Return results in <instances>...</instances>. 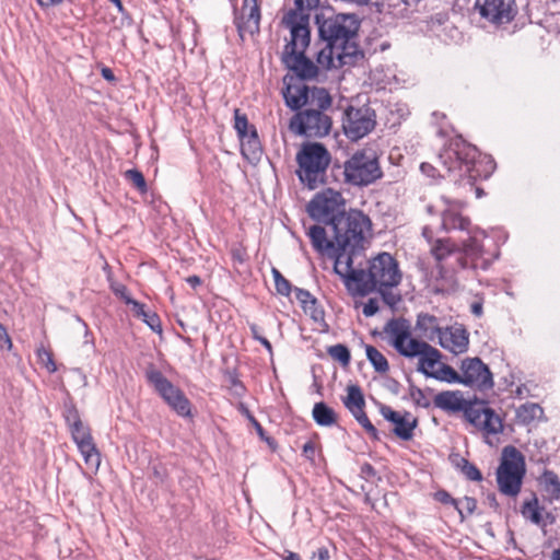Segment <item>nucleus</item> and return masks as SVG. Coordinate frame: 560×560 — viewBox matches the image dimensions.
Listing matches in <instances>:
<instances>
[{
	"label": "nucleus",
	"instance_id": "f257e3e1",
	"mask_svg": "<svg viewBox=\"0 0 560 560\" xmlns=\"http://www.w3.org/2000/svg\"><path fill=\"white\" fill-rule=\"evenodd\" d=\"M318 22L319 43L315 52L317 65L324 69L354 62L359 54L357 35L360 22L354 14H337Z\"/></svg>",
	"mask_w": 560,
	"mask_h": 560
},
{
	"label": "nucleus",
	"instance_id": "f03ea898",
	"mask_svg": "<svg viewBox=\"0 0 560 560\" xmlns=\"http://www.w3.org/2000/svg\"><path fill=\"white\" fill-rule=\"evenodd\" d=\"M343 256L334 262V271L338 275L352 295L365 296L380 288H394L400 283L401 273L397 261L388 253H382L370 261L368 270L354 268L353 260Z\"/></svg>",
	"mask_w": 560,
	"mask_h": 560
},
{
	"label": "nucleus",
	"instance_id": "7ed1b4c3",
	"mask_svg": "<svg viewBox=\"0 0 560 560\" xmlns=\"http://www.w3.org/2000/svg\"><path fill=\"white\" fill-rule=\"evenodd\" d=\"M438 161L448 176H453L456 182L467 179L470 185L478 179H487L495 168L491 158L481 156L477 148L462 137H456L444 145Z\"/></svg>",
	"mask_w": 560,
	"mask_h": 560
},
{
	"label": "nucleus",
	"instance_id": "20e7f679",
	"mask_svg": "<svg viewBox=\"0 0 560 560\" xmlns=\"http://www.w3.org/2000/svg\"><path fill=\"white\" fill-rule=\"evenodd\" d=\"M384 332L390 338L392 346L406 358H418L417 371L428 377L435 374V366L442 358L441 352L425 341L411 337L410 324L405 318H393L387 322Z\"/></svg>",
	"mask_w": 560,
	"mask_h": 560
},
{
	"label": "nucleus",
	"instance_id": "39448f33",
	"mask_svg": "<svg viewBox=\"0 0 560 560\" xmlns=\"http://www.w3.org/2000/svg\"><path fill=\"white\" fill-rule=\"evenodd\" d=\"M329 228L338 252L335 255V261L345 255V262L347 258L353 260L357 254L363 249L364 242L371 234L372 222L362 211L351 209L332 220Z\"/></svg>",
	"mask_w": 560,
	"mask_h": 560
},
{
	"label": "nucleus",
	"instance_id": "423d86ee",
	"mask_svg": "<svg viewBox=\"0 0 560 560\" xmlns=\"http://www.w3.org/2000/svg\"><path fill=\"white\" fill-rule=\"evenodd\" d=\"M434 406L446 412L463 411L469 423L479 429L485 435L498 434L503 430L501 417L482 404H470L459 390H445L436 394Z\"/></svg>",
	"mask_w": 560,
	"mask_h": 560
},
{
	"label": "nucleus",
	"instance_id": "0eeeda50",
	"mask_svg": "<svg viewBox=\"0 0 560 560\" xmlns=\"http://www.w3.org/2000/svg\"><path fill=\"white\" fill-rule=\"evenodd\" d=\"M296 175L308 189H316L326 182V172L331 162L327 148L319 142L303 143L295 156Z\"/></svg>",
	"mask_w": 560,
	"mask_h": 560
},
{
	"label": "nucleus",
	"instance_id": "6e6552de",
	"mask_svg": "<svg viewBox=\"0 0 560 560\" xmlns=\"http://www.w3.org/2000/svg\"><path fill=\"white\" fill-rule=\"evenodd\" d=\"M310 42V28L300 24H292L290 40L285 44L282 52V61L288 69L302 80H312L318 74V66L305 56Z\"/></svg>",
	"mask_w": 560,
	"mask_h": 560
},
{
	"label": "nucleus",
	"instance_id": "1a4fd4ad",
	"mask_svg": "<svg viewBox=\"0 0 560 560\" xmlns=\"http://www.w3.org/2000/svg\"><path fill=\"white\" fill-rule=\"evenodd\" d=\"M343 182L350 186L366 187L383 177L378 155L372 149L354 152L342 166Z\"/></svg>",
	"mask_w": 560,
	"mask_h": 560
},
{
	"label": "nucleus",
	"instance_id": "9d476101",
	"mask_svg": "<svg viewBox=\"0 0 560 560\" xmlns=\"http://www.w3.org/2000/svg\"><path fill=\"white\" fill-rule=\"evenodd\" d=\"M525 459L522 453L514 446L503 448V460L497 469V482L499 490L510 497H516L525 476Z\"/></svg>",
	"mask_w": 560,
	"mask_h": 560
},
{
	"label": "nucleus",
	"instance_id": "9b49d317",
	"mask_svg": "<svg viewBox=\"0 0 560 560\" xmlns=\"http://www.w3.org/2000/svg\"><path fill=\"white\" fill-rule=\"evenodd\" d=\"M148 383L179 417H191V404L184 392L168 381L161 371L150 365L145 371Z\"/></svg>",
	"mask_w": 560,
	"mask_h": 560
},
{
	"label": "nucleus",
	"instance_id": "f8f14e48",
	"mask_svg": "<svg viewBox=\"0 0 560 560\" xmlns=\"http://www.w3.org/2000/svg\"><path fill=\"white\" fill-rule=\"evenodd\" d=\"M328 108L307 106L290 120V128L308 138H322L331 129V118L325 113Z\"/></svg>",
	"mask_w": 560,
	"mask_h": 560
},
{
	"label": "nucleus",
	"instance_id": "ddd939ff",
	"mask_svg": "<svg viewBox=\"0 0 560 560\" xmlns=\"http://www.w3.org/2000/svg\"><path fill=\"white\" fill-rule=\"evenodd\" d=\"M346 201L341 192L327 188L317 192L307 205V212L311 218L328 226L341 213H346Z\"/></svg>",
	"mask_w": 560,
	"mask_h": 560
},
{
	"label": "nucleus",
	"instance_id": "4468645a",
	"mask_svg": "<svg viewBox=\"0 0 560 560\" xmlns=\"http://www.w3.org/2000/svg\"><path fill=\"white\" fill-rule=\"evenodd\" d=\"M285 105L292 110H299L303 106H317L329 108L332 100L324 88H310L305 84H288L283 91Z\"/></svg>",
	"mask_w": 560,
	"mask_h": 560
},
{
	"label": "nucleus",
	"instance_id": "2eb2a0df",
	"mask_svg": "<svg viewBox=\"0 0 560 560\" xmlns=\"http://www.w3.org/2000/svg\"><path fill=\"white\" fill-rule=\"evenodd\" d=\"M376 126L375 110L370 106H349L345 112L342 129L351 141H358L368 136Z\"/></svg>",
	"mask_w": 560,
	"mask_h": 560
},
{
	"label": "nucleus",
	"instance_id": "dca6fc26",
	"mask_svg": "<svg viewBox=\"0 0 560 560\" xmlns=\"http://www.w3.org/2000/svg\"><path fill=\"white\" fill-rule=\"evenodd\" d=\"M479 235L485 237V232L467 235L462 248H458L456 261L460 269L487 270L490 267L492 258L487 255Z\"/></svg>",
	"mask_w": 560,
	"mask_h": 560
},
{
	"label": "nucleus",
	"instance_id": "f3484780",
	"mask_svg": "<svg viewBox=\"0 0 560 560\" xmlns=\"http://www.w3.org/2000/svg\"><path fill=\"white\" fill-rule=\"evenodd\" d=\"M446 208L442 212V229L445 232L459 231L467 235L481 233V230L474 226L470 219L462 214L460 209L464 203L459 200H450L443 197Z\"/></svg>",
	"mask_w": 560,
	"mask_h": 560
},
{
	"label": "nucleus",
	"instance_id": "a211bd4d",
	"mask_svg": "<svg viewBox=\"0 0 560 560\" xmlns=\"http://www.w3.org/2000/svg\"><path fill=\"white\" fill-rule=\"evenodd\" d=\"M460 384L489 389L493 386L492 374L489 368L479 358H467L462 362Z\"/></svg>",
	"mask_w": 560,
	"mask_h": 560
},
{
	"label": "nucleus",
	"instance_id": "6ab92c4d",
	"mask_svg": "<svg viewBox=\"0 0 560 560\" xmlns=\"http://www.w3.org/2000/svg\"><path fill=\"white\" fill-rule=\"evenodd\" d=\"M476 7L482 18L497 25L510 23L516 14L515 0H477Z\"/></svg>",
	"mask_w": 560,
	"mask_h": 560
},
{
	"label": "nucleus",
	"instance_id": "aec40b11",
	"mask_svg": "<svg viewBox=\"0 0 560 560\" xmlns=\"http://www.w3.org/2000/svg\"><path fill=\"white\" fill-rule=\"evenodd\" d=\"M71 438L79 452L83 456L84 463L92 469L97 470L101 464V454L93 441L90 428L82 423L70 429Z\"/></svg>",
	"mask_w": 560,
	"mask_h": 560
},
{
	"label": "nucleus",
	"instance_id": "412c9836",
	"mask_svg": "<svg viewBox=\"0 0 560 560\" xmlns=\"http://www.w3.org/2000/svg\"><path fill=\"white\" fill-rule=\"evenodd\" d=\"M380 413L383 418L394 424L393 433L402 441H410L413 438V431L418 425V420L410 412L400 413L393 410L389 406L381 405Z\"/></svg>",
	"mask_w": 560,
	"mask_h": 560
},
{
	"label": "nucleus",
	"instance_id": "4be33fe9",
	"mask_svg": "<svg viewBox=\"0 0 560 560\" xmlns=\"http://www.w3.org/2000/svg\"><path fill=\"white\" fill-rule=\"evenodd\" d=\"M438 339L443 349L454 354L466 352L469 345L468 332L463 327H446Z\"/></svg>",
	"mask_w": 560,
	"mask_h": 560
},
{
	"label": "nucleus",
	"instance_id": "5701e85b",
	"mask_svg": "<svg viewBox=\"0 0 560 560\" xmlns=\"http://www.w3.org/2000/svg\"><path fill=\"white\" fill-rule=\"evenodd\" d=\"M319 0H294V8L282 18V25L292 32V24H300L310 28V12L317 8Z\"/></svg>",
	"mask_w": 560,
	"mask_h": 560
},
{
	"label": "nucleus",
	"instance_id": "b1692460",
	"mask_svg": "<svg viewBox=\"0 0 560 560\" xmlns=\"http://www.w3.org/2000/svg\"><path fill=\"white\" fill-rule=\"evenodd\" d=\"M311 243L316 252L319 254H326L335 259V255L338 254L335 240H328L325 228L320 225H313L307 232Z\"/></svg>",
	"mask_w": 560,
	"mask_h": 560
},
{
	"label": "nucleus",
	"instance_id": "393cba45",
	"mask_svg": "<svg viewBox=\"0 0 560 560\" xmlns=\"http://www.w3.org/2000/svg\"><path fill=\"white\" fill-rule=\"evenodd\" d=\"M416 329L420 332V336L431 341L439 338L440 332L443 328L439 326V319L434 315L427 313H420L417 317Z\"/></svg>",
	"mask_w": 560,
	"mask_h": 560
},
{
	"label": "nucleus",
	"instance_id": "a878e982",
	"mask_svg": "<svg viewBox=\"0 0 560 560\" xmlns=\"http://www.w3.org/2000/svg\"><path fill=\"white\" fill-rule=\"evenodd\" d=\"M242 19L244 20V25L247 30L253 32L254 30H258L259 21H260V10L257 4V0H244V4L242 8Z\"/></svg>",
	"mask_w": 560,
	"mask_h": 560
},
{
	"label": "nucleus",
	"instance_id": "bb28decb",
	"mask_svg": "<svg viewBox=\"0 0 560 560\" xmlns=\"http://www.w3.org/2000/svg\"><path fill=\"white\" fill-rule=\"evenodd\" d=\"M540 485L542 487L544 495L552 502L560 499V480L559 477L551 470H545Z\"/></svg>",
	"mask_w": 560,
	"mask_h": 560
},
{
	"label": "nucleus",
	"instance_id": "cd10ccee",
	"mask_svg": "<svg viewBox=\"0 0 560 560\" xmlns=\"http://www.w3.org/2000/svg\"><path fill=\"white\" fill-rule=\"evenodd\" d=\"M240 140L242 154L247 160H254L259 158L261 147L255 127H252L250 132L246 136V138H240Z\"/></svg>",
	"mask_w": 560,
	"mask_h": 560
},
{
	"label": "nucleus",
	"instance_id": "c85d7f7f",
	"mask_svg": "<svg viewBox=\"0 0 560 560\" xmlns=\"http://www.w3.org/2000/svg\"><path fill=\"white\" fill-rule=\"evenodd\" d=\"M342 401L351 415L363 410L365 407L364 396L358 385H350L347 387V396Z\"/></svg>",
	"mask_w": 560,
	"mask_h": 560
},
{
	"label": "nucleus",
	"instance_id": "c756f323",
	"mask_svg": "<svg viewBox=\"0 0 560 560\" xmlns=\"http://www.w3.org/2000/svg\"><path fill=\"white\" fill-rule=\"evenodd\" d=\"M312 415L314 421L322 427H330L337 422L336 412L323 401L314 405Z\"/></svg>",
	"mask_w": 560,
	"mask_h": 560
},
{
	"label": "nucleus",
	"instance_id": "7c9ffc66",
	"mask_svg": "<svg viewBox=\"0 0 560 560\" xmlns=\"http://www.w3.org/2000/svg\"><path fill=\"white\" fill-rule=\"evenodd\" d=\"M458 247L450 238H438L435 240L430 248L432 256L438 261H443L452 254H457Z\"/></svg>",
	"mask_w": 560,
	"mask_h": 560
},
{
	"label": "nucleus",
	"instance_id": "2f4dec72",
	"mask_svg": "<svg viewBox=\"0 0 560 560\" xmlns=\"http://www.w3.org/2000/svg\"><path fill=\"white\" fill-rule=\"evenodd\" d=\"M542 408L534 402H526L516 409V418L524 424L530 423L533 420L542 415Z\"/></svg>",
	"mask_w": 560,
	"mask_h": 560
},
{
	"label": "nucleus",
	"instance_id": "473e14b6",
	"mask_svg": "<svg viewBox=\"0 0 560 560\" xmlns=\"http://www.w3.org/2000/svg\"><path fill=\"white\" fill-rule=\"evenodd\" d=\"M366 358L373 365L374 370L378 373H386L389 370L387 359L375 347L371 345L365 346Z\"/></svg>",
	"mask_w": 560,
	"mask_h": 560
},
{
	"label": "nucleus",
	"instance_id": "72a5a7b5",
	"mask_svg": "<svg viewBox=\"0 0 560 560\" xmlns=\"http://www.w3.org/2000/svg\"><path fill=\"white\" fill-rule=\"evenodd\" d=\"M455 509L457 510L460 521L470 516L477 509V500L471 497H464L456 500Z\"/></svg>",
	"mask_w": 560,
	"mask_h": 560
},
{
	"label": "nucleus",
	"instance_id": "f704fd0d",
	"mask_svg": "<svg viewBox=\"0 0 560 560\" xmlns=\"http://www.w3.org/2000/svg\"><path fill=\"white\" fill-rule=\"evenodd\" d=\"M431 375L435 380L447 383H460L462 380V375L447 364H441L439 369H436L435 374Z\"/></svg>",
	"mask_w": 560,
	"mask_h": 560
},
{
	"label": "nucleus",
	"instance_id": "c9c22d12",
	"mask_svg": "<svg viewBox=\"0 0 560 560\" xmlns=\"http://www.w3.org/2000/svg\"><path fill=\"white\" fill-rule=\"evenodd\" d=\"M327 353L336 361L340 362L341 365L347 366L350 363L351 355L348 347L342 343L330 346L327 349Z\"/></svg>",
	"mask_w": 560,
	"mask_h": 560
},
{
	"label": "nucleus",
	"instance_id": "e433bc0d",
	"mask_svg": "<svg viewBox=\"0 0 560 560\" xmlns=\"http://www.w3.org/2000/svg\"><path fill=\"white\" fill-rule=\"evenodd\" d=\"M253 126L249 125L247 116L242 114L238 108L234 110V128L238 138H246Z\"/></svg>",
	"mask_w": 560,
	"mask_h": 560
},
{
	"label": "nucleus",
	"instance_id": "4c0bfd02",
	"mask_svg": "<svg viewBox=\"0 0 560 560\" xmlns=\"http://www.w3.org/2000/svg\"><path fill=\"white\" fill-rule=\"evenodd\" d=\"M523 514L528 517L534 524L541 523L540 509L538 506V500L536 497L533 500L524 503Z\"/></svg>",
	"mask_w": 560,
	"mask_h": 560
},
{
	"label": "nucleus",
	"instance_id": "58836bf2",
	"mask_svg": "<svg viewBox=\"0 0 560 560\" xmlns=\"http://www.w3.org/2000/svg\"><path fill=\"white\" fill-rule=\"evenodd\" d=\"M271 273L277 292L281 295L289 296L292 291L290 281L287 280L277 268H272Z\"/></svg>",
	"mask_w": 560,
	"mask_h": 560
},
{
	"label": "nucleus",
	"instance_id": "ea45409f",
	"mask_svg": "<svg viewBox=\"0 0 560 560\" xmlns=\"http://www.w3.org/2000/svg\"><path fill=\"white\" fill-rule=\"evenodd\" d=\"M409 396L417 407L429 408L431 405V401L427 397L424 390L412 384L409 386Z\"/></svg>",
	"mask_w": 560,
	"mask_h": 560
},
{
	"label": "nucleus",
	"instance_id": "a19ab883",
	"mask_svg": "<svg viewBox=\"0 0 560 560\" xmlns=\"http://www.w3.org/2000/svg\"><path fill=\"white\" fill-rule=\"evenodd\" d=\"M125 177L132 183V185L141 192H145L148 187L143 174L136 170H128Z\"/></svg>",
	"mask_w": 560,
	"mask_h": 560
},
{
	"label": "nucleus",
	"instance_id": "79ce46f5",
	"mask_svg": "<svg viewBox=\"0 0 560 560\" xmlns=\"http://www.w3.org/2000/svg\"><path fill=\"white\" fill-rule=\"evenodd\" d=\"M352 416L355 418V420L363 427V429L371 435V438L377 440L378 439V431L376 428L372 424L370 419L368 418L364 409L352 413Z\"/></svg>",
	"mask_w": 560,
	"mask_h": 560
},
{
	"label": "nucleus",
	"instance_id": "37998d69",
	"mask_svg": "<svg viewBox=\"0 0 560 560\" xmlns=\"http://www.w3.org/2000/svg\"><path fill=\"white\" fill-rule=\"evenodd\" d=\"M462 472L467 479L472 481L482 480V475L476 465L469 463L467 459L462 458Z\"/></svg>",
	"mask_w": 560,
	"mask_h": 560
},
{
	"label": "nucleus",
	"instance_id": "c03bdc74",
	"mask_svg": "<svg viewBox=\"0 0 560 560\" xmlns=\"http://www.w3.org/2000/svg\"><path fill=\"white\" fill-rule=\"evenodd\" d=\"M37 357L49 373H55L57 371V365L49 350L44 347L37 349Z\"/></svg>",
	"mask_w": 560,
	"mask_h": 560
},
{
	"label": "nucleus",
	"instance_id": "a18cd8bd",
	"mask_svg": "<svg viewBox=\"0 0 560 560\" xmlns=\"http://www.w3.org/2000/svg\"><path fill=\"white\" fill-rule=\"evenodd\" d=\"M376 290L381 293L384 303L387 304L389 307L393 308L400 302V295L398 293L393 292L392 288L377 287Z\"/></svg>",
	"mask_w": 560,
	"mask_h": 560
},
{
	"label": "nucleus",
	"instance_id": "49530a36",
	"mask_svg": "<svg viewBox=\"0 0 560 560\" xmlns=\"http://www.w3.org/2000/svg\"><path fill=\"white\" fill-rule=\"evenodd\" d=\"M63 416H65V420L69 427V430L71 428L77 427V424L79 425V424L83 423L81 421V418H80V415H79L77 408L73 406L67 407Z\"/></svg>",
	"mask_w": 560,
	"mask_h": 560
},
{
	"label": "nucleus",
	"instance_id": "de8ad7c7",
	"mask_svg": "<svg viewBox=\"0 0 560 560\" xmlns=\"http://www.w3.org/2000/svg\"><path fill=\"white\" fill-rule=\"evenodd\" d=\"M295 298L300 302L302 308L304 305L315 304V296L311 294L307 290L295 288L294 289Z\"/></svg>",
	"mask_w": 560,
	"mask_h": 560
},
{
	"label": "nucleus",
	"instance_id": "09e8293b",
	"mask_svg": "<svg viewBox=\"0 0 560 560\" xmlns=\"http://www.w3.org/2000/svg\"><path fill=\"white\" fill-rule=\"evenodd\" d=\"M141 319L153 330L161 331V320L160 317L152 312L147 311L145 316H142Z\"/></svg>",
	"mask_w": 560,
	"mask_h": 560
},
{
	"label": "nucleus",
	"instance_id": "8fccbe9b",
	"mask_svg": "<svg viewBox=\"0 0 560 560\" xmlns=\"http://www.w3.org/2000/svg\"><path fill=\"white\" fill-rule=\"evenodd\" d=\"M303 310L305 313H308L314 320H319L324 317V312L319 307L316 299L314 305L308 303L307 305H304Z\"/></svg>",
	"mask_w": 560,
	"mask_h": 560
},
{
	"label": "nucleus",
	"instance_id": "3c124183",
	"mask_svg": "<svg viewBox=\"0 0 560 560\" xmlns=\"http://www.w3.org/2000/svg\"><path fill=\"white\" fill-rule=\"evenodd\" d=\"M434 499L443 504H451L455 508L456 500L447 491L439 490L434 493Z\"/></svg>",
	"mask_w": 560,
	"mask_h": 560
},
{
	"label": "nucleus",
	"instance_id": "603ef678",
	"mask_svg": "<svg viewBox=\"0 0 560 560\" xmlns=\"http://www.w3.org/2000/svg\"><path fill=\"white\" fill-rule=\"evenodd\" d=\"M378 312V302L375 299H370L364 305L362 313L366 317H371Z\"/></svg>",
	"mask_w": 560,
	"mask_h": 560
},
{
	"label": "nucleus",
	"instance_id": "864d4df0",
	"mask_svg": "<svg viewBox=\"0 0 560 560\" xmlns=\"http://www.w3.org/2000/svg\"><path fill=\"white\" fill-rule=\"evenodd\" d=\"M127 305L131 306L132 313L136 317L141 318L142 316H145V307L144 304L133 300H127Z\"/></svg>",
	"mask_w": 560,
	"mask_h": 560
},
{
	"label": "nucleus",
	"instance_id": "5fc2aeb1",
	"mask_svg": "<svg viewBox=\"0 0 560 560\" xmlns=\"http://www.w3.org/2000/svg\"><path fill=\"white\" fill-rule=\"evenodd\" d=\"M12 348V340L7 331V328L0 324V349L10 350Z\"/></svg>",
	"mask_w": 560,
	"mask_h": 560
},
{
	"label": "nucleus",
	"instance_id": "6e6d98bb",
	"mask_svg": "<svg viewBox=\"0 0 560 560\" xmlns=\"http://www.w3.org/2000/svg\"><path fill=\"white\" fill-rule=\"evenodd\" d=\"M315 453H316V446L315 444L312 442V441H307L304 445H303V456L305 458H307L308 460H314V457H315Z\"/></svg>",
	"mask_w": 560,
	"mask_h": 560
},
{
	"label": "nucleus",
	"instance_id": "4d7b16f0",
	"mask_svg": "<svg viewBox=\"0 0 560 560\" xmlns=\"http://www.w3.org/2000/svg\"><path fill=\"white\" fill-rule=\"evenodd\" d=\"M114 293H115L118 298H120V299H121L126 304H127V300H133V299L130 296V294H129V292H128L127 288H126L125 285H122V284H119V285H117L116 288H114Z\"/></svg>",
	"mask_w": 560,
	"mask_h": 560
},
{
	"label": "nucleus",
	"instance_id": "13d9d810",
	"mask_svg": "<svg viewBox=\"0 0 560 560\" xmlns=\"http://www.w3.org/2000/svg\"><path fill=\"white\" fill-rule=\"evenodd\" d=\"M101 74L108 82H115L116 81V77H115L113 70L110 68H108V67H103L101 69Z\"/></svg>",
	"mask_w": 560,
	"mask_h": 560
},
{
	"label": "nucleus",
	"instance_id": "bf43d9fd",
	"mask_svg": "<svg viewBox=\"0 0 560 560\" xmlns=\"http://www.w3.org/2000/svg\"><path fill=\"white\" fill-rule=\"evenodd\" d=\"M248 418L250 420V422L253 423V425L255 427L257 433L259 434V436L261 439H265L266 441H268L267 438H265V430L264 428L261 427V424L250 415H248Z\"/></svg>",
	"mask_w": 560,
	"mask_h": 560
},
{
	"label": "nucleus",
	"instance_id": "052dcab7",
	"mask_svg": "<svg viewBox=\"0 0 560 560\" xmlns=\"http://www.w3.org/2000/svg\"><path fill=\"white\" fill-rule=\"evenodd\" d=\"M422 173L427 174L428 176L434 177L436 168L432 166L429 163H422L420 166Z\"/></svg>",
	"mask_w": 560,
	"mask_h": 560
},
{
	"label": "nucleus",
	"instance_id": "680f3d73",
	"mask_svg": "<svg viewBox=\"0 0 560 560\" xmlns=\"http://www.w3.org/2000/svg\"><path fill=\"white\" fill-rule=\"evenodd\" d=\"M470 310H471V313L477 317H480L483 314V307H482L481 302L472 303L470 306Z\"/></svg>",
	"mask_w": 560,
	"mask_h": 560
},
{
	"label": "nucleus",
	"instance_id": "e2e57ef3",
	"mask_svg": "<svg viewBox=\"0 0 560 560\" xmlns=\"http://www.w3.org/2000/svg\"><path fill=\"white\" fill-rule=\"evenodd\" d=\"M63 0H37L38 5L42 8H49L62 3Z\"/></svg>",
	"mask_w": 560,
	"mask_h": 560
},
{
	"label": "nucleus",
	"instance_id": "0e129e2a",
	"mask_svg": "<svg viewBox=\"0 0 560 560\" xmlns=\"http://www.w3.org/2000/svg\"><path fill=\"white\" fill-rule=\"evenodd\" d=\"M361 472L366 475V476H369V477H374L376 475V471H375L374 467L371 464L362 465Z\"/></svg>",
	"mask_w": 560,
	"mask_h": 560
},
{
	"label": "nucleus",
	"instance_id": "69168bd1",
	"mask_svg": "<svg viewBox=\"0 0 560 560\" xmlns=\"http://www.w3.org/2000/svg\"><path fill=\"white\" fill-rule=\"evenodd\" d=\"M187 283L192 287L194 289H196L197 287H199L201 284V279L200 277L194 275V276H189L187 279H186Z\"/></svg>",
	"mask_w": 560,
	"mask_h": 560
},
{
	"label": "nucleus",
	"instance_id": "338daca9",
	"mask_svg": "<svg viewBox=\"0 0 560 560\" xmlns=\"http://www.w3.org/2000/svg\"><path fill=\"white\" fill-rule=\"evenodd\" d=\"M282 559L283 560H302L301 557L296 552H293L290 550H284V552L282 555Z\"/></svg>",
	"mask_w": 560,
	"mask_h": 560
},
{
	"label": "nucleus",
	"instance_id": "774afa93",
	"mask_svg": "<svg viewBox=\"0 0 560 560\" xmlns=\"http://www.w3.org/2000/svg\"><path fill=\"white\" fill-rule=\"evenodd\" d=\"M399 383L396 381V380H389L388 383H387V388L393 393V394H398L399 393Z\"/></svg>",
	"mask_w": 560,
	"mask_h": 560
}]
</instances>
